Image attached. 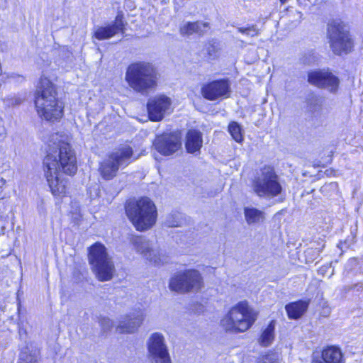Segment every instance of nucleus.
<instances>
[{"mask_svg":"<svg viewBox=\"0 0 363 363\" xmlns=\"http://www.w3.org/2000/svg\"><path fill=\"white\" fill-rule=\"evenodd\" d=\"M43 169L52 194L65 196L67 181L62 177V173L72 175L77 169L76 156L70 145L61 140L49 144Z\"/></svg>","mask_w":363,"mask_h":363,"instance_id":"nucleus-1","label":"nucleus"},{"mask_svg":"<svg viewBox=\"0 0 363 363\" xmlns=\"http://www.w3.org/2000/svg\"><path fill=\"white\" fill-rule=\"evenodd\" d=\"M35 105L38 115L46 121H57L63 116V103L57 97L55 84L45 77L40 79Z\"/></svg>","mask_w":363,"mask_h":363,"instance_id":"nucleus-2","label":"nucleus"},{"mask_svg":"<svg viewBox=\"0 0 363 363\" xmlns=\"http://www.w3.org/2000/svg\"><path fill=\"white\" fill-rule=\"evenodd\" d=\"M160 74L155 65L145 61L131 63L126 69L125 80L130 88L141 94H147L157 86Z\"/></svg>","mask_w":363,"mask_h":363,"instance_id":"nucleus-3","label":"nucleus"},{"mask_svg":"<svg viewBox=\"0 0 363 363\" xmlns=\"http://www.w3.org/2000/svg\"><path fill=\"white\" fill-rule=\"evenodd\" d=\"M125 212L135 228L140 231L150 228L157 220L156 206L147 197L130 200L125 206Z\"/></svg>","mask_w":363,"mask_h":363,"instance_id":"nucleus-4","label":"nucleus"},{"mask_svg":"<svg viewBox=\"0 0 363 363\" xmlns=\"http://www.w3.org/2000/svg\"><path fill=\"white\" fill-rule=\"evenodd\" d=\"M257 319L256 313L246 301H240L233 306L221 320V325L226 331L245 332Z\"/></svg>","mask_w":363,"mask_h":363,"instance_id":"nucleus-5","label":"nucleus"},{"mask_svg":"<svg viewBox=\"0 0 363 363\" xmlns=\"http://www.w3.org/2000/svg\"><path fill=\"white\" fill-rule=\"evenodd\" d=\"M252 188L259 198L270 199L281 194L283 187L279 177L270 166H264L253 180Z\"/></svg>","mask_w":363,"mask_h":363,"instance_id":"nucleus-6","label":"nucleus"},{"mask_svg":"<svg viewBox=\"0 0 363 363\" xmlns=\"http://www.w3.org/2000/svg\"><path fill=\"white\" fill-rule=\"evenodd\" d=\"M89 262L99 281H106L112 279L115 267L106 248L100 243H95L89 248Z\"/></svg>","mask_w":363,"mask_h":363,"instance_id":"nucleus-7","label":"nucleus"},{"mask_svg":"<svg viewBox=\"0 0 363 363\" xmlns=\"http://www.w3.org/2000/svg\"><path fill=\"white\" fill-rule=\"evenodd\" d=\"M203 278L196 269H186L175 273L169 279V288L179 293L197 292L203 287Z\"/></svg>","mask_w":363,"mask_h":363,"instance_id":"nucleus-8","label":"nucleus"},{"mask_svg":"<svg viewBox=\"0 0 363 363\" xmlns=\"http://www.w3.org/2000/svg\"><path fill=\"white\" fill-rule=\"evenodd\" d=\"M328 33L330 48L336 55L347 54L351 51L352 42L346 26L339 21L328 24Z\"/></svg>","mask_w":363,"mask_h":363,"instance_id":"nucleus-9","label":"nucleus"},{"mask_svg":"<svg viewBox=\"0 0 363 363\" xmlns=\"http://www.w3.org/2000/svg\"><path fill=\"white\" fill-rule=\"evenodd\" d=\"M149 357L152 363H172L162 334L155 333L147 341Z\"/></svg>","mask_w":363,"mask_h":363,"instance_id":"nucleus-10","label":"nucleus"},{"mask_svg":"<svg viewBox=\"0 0 363 363\" xmlns=\"http://www.w3.org/2000/svg\"><path fill=\"white\" fill-rule=\"evenodd\" d=\"M230 92V82L228 79L213 80L203 84L201 88V95L209 101L228 98Z\"/></svg>","mask_w":363,"mask_h":363,"instance_id":"nucleus-11","label":"nucleus"},{"mask_svg":"<svg viewBox=\"0 0 363 363\" xmlns=\"http://www.w3.org/2000/svg\"><path fill=\"white\" fill-rule=\"evenodd\" d=\"M172 101L164 95L156 96L148 100L147 108L149 117L152 121H161L171 112Z\"/></svg>","mask_w":363,"mask_h":363,"instance_id":"nucleus-12","label":"nucleus"},{"mask_svg":"<svg viewBox=\"0 0 363 363\" xmlns=\"http://www.w3.org/2000/svg\"><path fill=\"white\" fill-rule=\"evenodd\" d=\"M308 81L310 84L326 89L330 92H335L339 86L338 78L331 72L325 70L313 71L308 73Z\"/></svg>","mask_w":363,"mask_h":363,"instance_id":"nucleus-13","label":"nucleus"},{"mask_svg":"<svg viewBox=\"0 0 363 363\" xmlns=\"http://www.w3.org/2000/svg\"><path fill=\"white\" fill-rule=\"evenodd\" d=\"M131 243L134 249L143 257L155 264H160L162 261L159 251L152 247L149 240L143 236H133Z\"/></svg>","mask_w":363,"mask_h":363,"instance_id":"nucleus-14","label":"nucleus"},{"mask_svg":"<svg viewBox=\"0 0 363 363\" xmlns=\"http://www.w3.org/2000/svg\"><path fill=\"white\" fill-rule=\"evenodd\" d=\"M154 145L162 155H171L181 147V138L175 133L163 134L155 139Z\"/></svg>","mask_w":363,"mask_h":363,"instance_id":"nucleus-15","label":"nucleus"},{"mask_svg":"<svg viewBox=\"0 0 363 363\" xmlns=\"http://www.w3.org/2000/svg\"><path fill=\"white\" fill-rule=\"evenodd\" d=\"M124 29L125 24L123 23V15L118 13L115 21L112 23L107 26H101L97 28L94 33V36L99 40L109 39L117 33H123Z\"/></svg>","mask_w":363,"mask_h":363,"instance_id":"nucleus-16","label":"nucleus"},{"mask_svg":"<svg viewBox=\"0 0 363 363\" xmlns=\"http://www.w3.org/2000/svg\"><path fill=\"white\" fill-rule=\"evenodd\" d=\"M109 156L121 167H125L133 161L138 160L140 157L139 155H135L133 152V148L128 145H121L114 151H113Z\"/></svg>","mask_w":363,"mask_h":363,"instance_id":"nucleus-17","label":"nucleus"},{"mask_svg":"<svg viewBox=\"0 0 363 363\" xmlns=\"http://www.w3.org/2000/svg\"><path fill=\"white\" fill-rule=\"evenodd\" d=\"M143 319L144 315L141 311L134 312L120 321L117 330L120 333H133L138 330Z\"/></svg>","mask_w":363,"mask_h":363,"instance_id":"nucleus-18","label":"nucleus"},{"mask_svg":"<svg viewBox=\"0 0 363 363\" xmlns=\"http://www.w3.org/2000/svg\"><path fill=\"white\" fill-rule=\"evenodd\" d=\"M201 133L196 130H190L186 136L185 146L189 153H194L199 151L202 146Z\"/></svg>","mask_w":363,"mask_h":363,"instance_id":"nucleus-19","label":"nucleus"},{"mask_svg":"<svg viewBox=\"0 0 363 363\" xmlns=\"http://www.w3.org/2000/svg\"><path fill=\"white\" fill-rule=\"evenodd\" d=\"M243 213L245 221L250 225L259 224L265 220V213L252 206L244 207Z\"/></svg>","mask_w":363,"mask_h":363,"instance_id":"nucleus-20","label":"nucleus"},{"mask_svg":"<svg viewBox=\"0 0 363 363\" xmlns=\"http://www.w3.org/2000/svg\"><path fill=\"white\" fill-rule=\"evenodd\" d=\"M209 26L208 23H203L199 21L187 22L184 23V25L180 27L179 32L180 34L183 36L190 35L194 33L202 35L206 32Z\"/></svg>","mask_w":363,"mask_h":363,"instance_id":"nucleus-21","label":"nucleus"},{"mask_svg":"<svg viewBox=\"0 0 363 363\" xmlns=\"http://www.w3.org/2000/svg\"><path fill=\"white\" fill-rule=\"evenodd\" d=\"M119 167H121L108 155L101 162L99 169L102 177L106 180H110L116 177Z\"/></svg>","mask_w":363,"mask_h":363,"instance_id":"nucleus-22","label":"nucleus"},{"mask_svg":"<svg viewBox=\"0 0 363 363\" xmlns=\"http://www.w3.org/2000/svg\"><path fill=\"white\" fill-rule=\"evenodd\" d=\"M308 303L304 301H298L286 304L285 309L291 319H298L301 317L308 308Z\"/></svg>","mask_w":363,"mask_h":363,"instance_id":"nucleus-23","label":"nucleus"},{"mask_svg":"<svg viewBox=\"0 0 363 363\" xmlns=\"http://www.w3.org/2000/svg\"><path fill=\"white\" fill-rule=\"evenodd\" d=\"M275 321L272 320L269 325L262 330L258 342L263 347L271 345L274 340Z\"/></svg>","mask_w":363,"mask_h":363,"instance_id":"nucleus-24","label":"nucleus"},{"mask_svg":"<svg viewBox=\"0 0 363 363\" xmlns=\"http://www.w3.org/2000/svg\"><path fill=\"white\" fill-rule=\"evenodd\" d=\"M322 357L325 363H341L342 354L336 347H328L323 351Z\"/></svg>","mask_w":363,"mask_h":363,"instance_id":"nucleus-25","label":"nucleus"},{"mask_svg":"<svg viewBox=\"0 0 363 363\" xmlns=\"http://www.w3.org/2000/svg\"><path fill=\"white\" fill-rule=\"evenodd\" d=\"M40 352L37 349L30 350L26 347L20 353L18 363H38Z\"/></svg>","mask_w":363,"mask_h":363,"instance_id":"nucleus-26","label":"nucleus"},{"mask_svg":"<svg viewBox=\"0 0 363 363\" xmlns=\"http://www.w3.org/2000/svg\"><path fill=\"white\" fill-rule=\"evenodd\" d=\"M228 131L232 138L238 143L243 140V130L242 127L237 122H231L228 125Z\"/></svg>","mask_w":363,"mask_h":363,"instance_id":"nucleus-27","label":"nucleus"},{"mask_svg":"<svg viewBox=\"0 0 363 363\" xmlns=\"http://www.w3.org/2000/svg\"><path fill=\"white\" fill-rule=\"evenodd\" d=\"M280 355L277 352H271L259 358L256 363H279Z\"/></svg>","mask_w":363,"mask_h":363,"instance_id":"nucleus-28","label":"nucleus"},{"mask_svg":"<svg viewBox=\"0 0 363 363\" xmlns=\"http://www.w3.org/2000/svg\"><path fill=\"white\" fill-rule=\"evenodd\" d=\"M238 31L250 36H255L258 34V30L255 26L247 28H238Z\"/></svg>","mask_w":363,"mask_h":363,"instance_id":"nucleus-29","label":"nucleus"},{"mask_svg":"<svg viewBox=\"0 0 363 363\" xmlns=\"http://www.w3.org/2000/svg\"><path fill=\"white\" fill-rule=\"evenodd\" d=\"M101 324L105 331L110 330L113 325V321L108 318L101 319Z\"/></svg>","mask_w":363,"mask_h":363,"instance_id":"nucleus-30","label":"nucleus"},{"mask_svg":"<svg viewBox=\"0 0 363 363\" xmlns=\"http://www.w3.org/2000/svg\"><path fill=\"white\" fill-rule=\"evenodd\" d=\"M165 223L168 227H177V226L179 225V221L174 220V218L173 216H169L167 218Z\"/></svg>","mask_w":363,"mask_h":363,"instance_id":"nucleus-31","label":"nucleus"},{"mask_svg":"<svg viewBox=\"0 0 363 363\" xmlns=\"http://www.w3.org/2000/svg\"><path fill=\"white\" fill-rule=\"evenodd\" d=\"M6 135V129L4 126H0V139L5 138Z\"/></svg>","mask_w":363,"mask_h":363,"instance_id":"nucleus-32","label":"nucleus"}]
</instances>
